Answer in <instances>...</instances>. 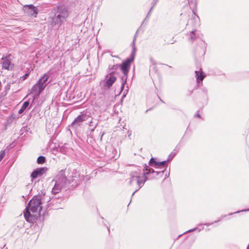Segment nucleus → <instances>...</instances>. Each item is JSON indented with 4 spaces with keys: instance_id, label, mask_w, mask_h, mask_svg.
Listing matches in <instances>:
<instances>
[{
    "instance_id": "1",
    "label": "nucleus",
    "mask_w": 249,
    "mask_h": 249,
    "mask_svg": "<svg viewBox=\"0 0 249 249\" xmlns=\"http://www.w3.org/2000/svg\"><path fill=\"white\" fill-rule=\"evenodd\" d=\"M41 204V200L38 196H34L29 201L28 207L24 212V216L27 221L33 222L39 216L42 209Z\"/></svg>"
},
{
    "instance_id": "2",
    "label": "nucleus",
    "mask_w": 249,
    "mask_h": 249,
    "mask_svg": "<svg viewBox=\"0 0 249 249\" xmlns=\"http://www.w3.org/2000/svg\"><path fill=\"white\" fill-rule=\"evenodd\" d=\"M59 178H64V181L65 182L66 180L69 181H72L74 178H77L79 175L77 172L73 170L70 169L61 170L57 175Z\"/></svg>"
},
{
    "instance_id": "3",
    "label": "nucleus",
    "mask_w": 249,
    "mask_h": 249,
    "mask_svg": "<svg viewBox=\"0 0 249 249\" xmlns=\"http://www.w3.org/2000/svg\"><path fill=\"white\" fill-rule=\"evenodd\" d=\"M49 76L45 74L40 79H39L36 85H35L32 90L35 91H37L39 94L45 88L46 85L45 83L48 80Z\"/></svg>"
},
{
    "instance_id": "4",
    "label": "nucleus",
    "mask_w": 249,
    "mask_h": 249,
    "mask_svg": "<svg viewBox=\"0 0 249 249\" xmlns=\"http://www.w3.org/2000/svg\"><path fill=\"white\" fill-rule=\"evenodd\" d=\"M146 178L143 176H141L140 174L136 172L133 174L130 180V184H134L135 183L138 184L140 187H142L146 181Z\"/></svg>"
},
{
    "instance_id": "5",
    "label": "nucleus",
    "mask_w": 249,
    "mask_h": 249,
    "mask_svg": "<svg viewBox=\"0 0 249 249\" xmlns=\"http://www.w3.org/2000/svg\"><path fill=\"white\" fill-rule=\"evenodd\" d=\"M23 10L28 16L36 17L37 14V8L32 4L25 5L23 6Z\"/></svg>"
},
{
    "instance_id": "6",
    "label": "nucleus",
    "mask_w": 249,
    "mask_h": 249,
    "mask_svg": "<svg viewBox=\"0 0 249 249\" xmlns=\"http://www.w3.org/2000/svg\"><path fill=\"white\" fill-rule=\"evenodd\" d=\"M131 62V59H127L123 62L121 66V70L123 73L125 75H126L128 72Z\"/></svg>"
},
{
    "instance_id": "7",
    "label": "nucleus",
    "mask_w": 249,
    "mask_h": 249,
    "mask_svg": "<svg viewBox=\"0 0 249 249\" xmlns=\"http://www.w3.org/2000/svg\"><path fill=\"white\" fill-rule=\"evenodd\" d=\"M2 59L3 60L2 63V69L7 70H12L14 67V64L11 63L10 60L8 59L7 57H2Z\"/></svg>"
},
{
    "instance_id": "8",
    "label": "nucleus",
    "mask_w": 249,
    "mask_h": 249,
    "mask_svg": "<svg viewBox=\"0 0 249 249\" xmlns=\"http://www.w3.org/2000/svg\"><path fill=\"white\" fill-rule=\"evenodd\" d=\"M68 16L67 10L65 8L61 9L59 14L56 16V18L58 20V22L61 23Z\"/></svg>"
},
{
    "instance_id": "9",
    "label": "nucleus",
    "mask_w": 249,
    "mask_h": 249,
    "mask_svg": "<svg viewBox=\"0 0 249 249\" xmlns=\"http://www.w3.org/2000/svg\"><path fill=\"white\" fill-rule=\"evenodd\" d=\"M47 171V168L45 167L37 169L34 171L31 174V177L33 178H37L38 176H41L44 174Z\"/></svg>"
},
{
    "instance_id": "10",
    "label": "nucleus",
    "mask_w": 249,
    "mask_h": 249,
    "mask_svg": "<svg viewBox=\"0 0 249 249\" xmlns=\"http://www.w3.org/2000/svg\"><path fill=\"white\" fill-rule=\"evenodd\" d=\"M108 79L106 81L108 88L110 87L116 80V77L112 74H109L108 76Z\"/></svg>"
},
{
    "instance_id": "11",
    "label": "nucleus",
    "mask_w": 249,
    "mask_h": 249,
    "mask_svg": "<svg viewBox=\"0 0 249 249\" xmlns=\"http://www.w3.org/2000/svg\"><path fill=\"white\" fill-rule=\"evenodd\" d=\"M195 73L196 74V78L197 82H198L199 81H202L205 77L204 74L202 70L200 69L199 71H196Z\"/></svg>"
},
{
    "instance_id": "12",
    "label": "nucleus",
    "mask_w": 249,
    "mask_h": 249,
    "mask_svg": "<svg viewBox=\"0 0 249 249\" xmlns=\"http://www.w3.org/2000/svg\"><path fill=\"white\" fill-rule=\"evenodd\" d=\"M29 103L28 102H25L23 103L21 108L18 110V114H21L26 109V108L29 106Z\"/></svg>"
},
{
    "instance_id": "13",
    "label": "nucleus",
    "mask_w": 249,
    "mask_h": 249,
    "mask_svg": "<svg viewBox=\"0 0 249 249\" xmlns=\"http://www.w3.org/2000/svg\"><path fill=\"white\" fill-rule=\"evenodd\" d=\"M86 120V116L84 115L78 116L74 120L75 123H79Z\"/></svg>"
},
{
    "instance_id": "14",
    "label": "nucleus",
    "mask_w": 249,
    "mask_h": 249,
    "mask_svg": "<svg viewBox=\"0 0 249 249\" xmlns=\"http://www.w3.org/2000/svg\"><path fill=\"white\" fill-rule=\"evenodd\" d=\"M45 161V158L43 156H39L38 157L37 162L38 164H43Z\"/></svg>"
},
{
    "instance_id": "15",
    "label": "nucleus",
    "mask_w": 249,
    "mask_h": 249,
    "mask_svg": "<svg viewBox=\"0 0 249 249\" xmlns=\"http://www.w3.org/2000/svg\"><path fill=\"white\" fill-rule=\"evenodd\" d=\"M60 191V188L59 187L58 185H55L54 187L52 189V192L53 194H57Z\"/></svg>"
},
{
    "instance_id": "16",
    "label": "nucleus",
    "mask_w": 249,
    "mask_h": 249,
    "mask_svg": "<svg viewBox=\"0 0 249 249\" xmlns=\"http://www.w3.org/2000/svg\"><path fill=\"white\" fill-rule=\"evenodd\" d=\"M190 40L191 41H193L196 37L195 36V31H192L190 34Z\"/></svg>"
},
{
    "instance_id": "17",
    "label": "nucleus",
    "mask_w": 249,
    "mask_h": 249,
    "mask_svg": "<svg viewBox=\"0 0 249 249\" xmlns=\"http://www.w3.org/2000/svg\"><path fill=\"white\" fill-rule=\"evenodd\" d=\"M166 162L165 161H160V162H156L155 166H160L162 165H164L166 164Z\"/></svg>"
},
{
    "instance_id": "18",
    "label": "nucleus",
    "mask_w": 249,
    "mask_h": 249,
    "mask_svg": "<svg viewBox=\"0 0 249 249\" xmlns=\"http://www.w3.org/2000/svg\"><path fill=\"white\" fill-rule=\"evenodd\" d=\"M150 172V169H147V168L144 169H143V174L141 176H143L144 177H145V175H147V174H149Z\"/></svg>"
},
{
    "instance_id": "19",
    "label": "nucleus",
    "mask_w": 249,
    "mask_h": 249,
    "mask_svg": "<svg viewBox=\"0 0 249 249\" xmlns=\"http://www.w3.org/2000/svg\"><path fill=\"white\" fill-rule=\"evenodd\" d=\"M5 155V151L4 150L0 152V161L2 160Z\"/></svg>"
},
{
    "instance_id": "20",
    "label": "nucleus",
    "mask_w": 249,
    "mask_h": 249,
    "mask_svg": "<svg viewBox=\"0 0 249 249\" xmlns=\"http://www.w3.org/2000/svg\"><path fill=\"white\" fill-rule=\"evenodd\" d=\"M29 74V73H26L23 76L21 77L20 79H21V80L23 81L27 78V77L28 76Z\"/></svg>"
},
{
    "instance_id": "21",
    "label": "nucleus",
    "mask_w": 249,
    "mask_h": 249,
    "mask_svg": "<svg viewBox=\"0 0 249 249\" xmlns=\"http://www.w3.org/2000/svg\"><path fill=\"white\" fill-rule=\"evenodd\" d=\"M156 162H157V161L153 158H151L149 161L150 164L154 163L155 165L156 164Z\"/></svg>"
},
{
    "instance_id": "22",
    "label": "nucleus",
    "mask_w": 249,
    "mask_h": 249,
    "mask_svg": "<svg viewBox=\"0 0 249 249\" xmlns=\"http://www.w3.org/2000/svg\"><path fill=\"white\" fill-rule=\"evenodd\" d=\"M196 116L197 117H198V118H200V115H199V114L198 113H197L196 114Z\"/></svg>"
}]
</instances>
